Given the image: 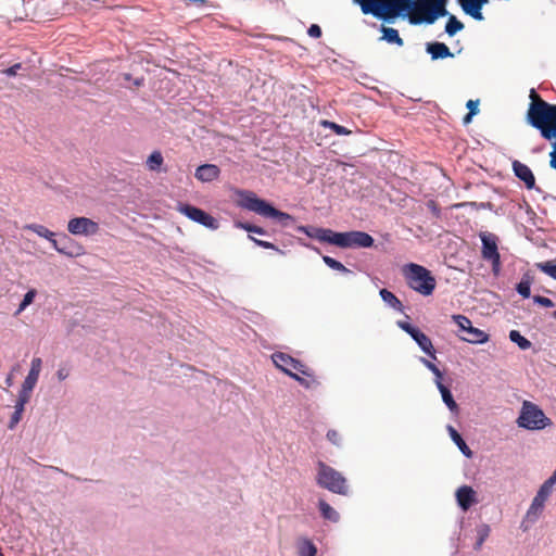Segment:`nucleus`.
<instances>
[{
  "instance_id": "obj_1",
  "label": "nucleus",
  "mask_w": 556,
  "mask_h": 556,
  "mask_svg": "<svg viewBox=\"0 0 556 556\" xmlns=\"http://www.w3.org/2000/svg\"><path fill=\"white\" fill-rule=\"evenodd\" d=\"M361 7L363 14L372 15L384 23L392 24L397 17L407 18L412 25H432L440 17L432 14V0H353Z\"/></svg>"
},
{
  "instance_id": "obj_2",
  "label": "nucleus",
  "mask_w": 556,
  "mask_h": 556,
  "mask_svg": "<svg viewBox=\"0 0 556 556\" xmlns=\"http://www.w3.org/2000/svg\"><path fill=\"white\" fill-rule=\"evenodd\" d=\"M527 119L533 128L540 131L545 140H554L552 142L553 150L549 153V165L556 169V104L544 100L531 102Z\"/></svg>"
},
{
  "instance_id": "obj_3",
  "label": "nucleus",
  "mask_w": 556,
  "mask_h": 556,
  "mask_svg": "<svg viewBox=\"0 0 556 556\" xmlns=\"http://www.w3.org/2000/svg\"><path fill=\"white\" fill-rule=\"evenodd\" d=\"M238 205L244 210L256 213L263 217L277 220L282 227H290L294 223V217L288 213L277 210L269 202L260 199L254 192L249 190H238Z\"/></svg>"
},
{
  "instance_id": "obj_4",
  "label": "nucleus",
  "mask_w": 556,
  "mask_h": 556,
  "mask_svg": "<svg viewBox=\"0 0 556 556\" xmlns=\"http://www.w3.org/2000/svg\"><path fill=\"white\" fill-rule=\"evenodd\" d=\"M407 286L415 292L429 296L433 293L437 280L432 273L422 265L408 263L403 267Z\"/></svg>"
},
{
  "instance_id": "obj_5",
  "label": "nucleus",
  "mask_w": 556,
  "mask_h": 556,
  "mask_svg": "<svg viewBox=\"0 0 556 556\" xmlns=\"http://www.w3.org/2000/svg\"><path fill=\"white\" fill-rule=\"evenodd\" d=\"M316 482L320 488L332 493L339 495H346L349 493V485L343 475L324 462H318L317 464Z\"/></svg>"
},
{
  "instance_id": "obj_6",
  "label": "nucleus",
  "mask_w": 556,
  "mask_h": 556,
  "mask_svg": "<svg viewBox=\"0 0 556 556\" xmlns=\"http://www.w3.org/2000/svg\"><path fill=\"white\" fill-rule=\"evenodd\" d=\"M518 427L526 430H543L552 426V420L546 417L544 412L534 403L525 401L521 405L519 416L517 418Z\"/></svg>"
},
{
  "instance_id": "obj_7",
  "label": "nucleus",
  "mask_w": 556,
  "mask_h": 556,
  "mask_svg": "<svg viewBox=\"0 0 556 556\" xmlns=\"http://www.w3.org/2000/svg\"><path fill=\"white\" fill-rule=\"evenodd\" d=\"M479 238L482 244V258L491 264L494 276H498L502 268L501 255L497 247L498 238L489 231H481L479 233Z\"/></svg>"
},
{
  "instance_id": "obj_8",
  "label": "nucleus",
  "mask_w": 556,
  "mask_h": 556,
  "mask_svg": "<svg viewBox=\"0 0 556 556\" xmlns=\"http://www.w3.org/2000/svg\"><path fill=\"white\" fill-rule=\"evenodd\" d=\"M555 484L556 469L554 470L552 476L543 482V484L536 492V495L533 497L532 503L526 514V518L529 520V522L533 523L539 519L541 513L544 509L545 502L552 494Z\"/></svg>"
},
{
  "instance_id": "obj_9",
  "label": "nucleus",
  "mask_w": 556,
  "mask_h": 556,
  "mask_svg": "<svg viewBox=\"0 0 556 556\" xmlns=\"http://www.w3.org/2000/svg\"><path fill=\"white\" fill-rule=\"evenodd\" d=\"M374 238L364 231L352 230L345 232H337L334 236V244L342 249L371 248Z\"/></svg>"
},
{
  "instance_id": "obj_10",
  "label": "nucleus",
  "mask_w": 556,
  "mask_h": 556,
  "mask_svg": "<svg viewBox=\"0 0 556 556\" xmlns=\"http://www.w3.org/2000/svg\"><path fill=\"white\" fill-rule=\"evenodd\" d=\"M453 321L457 325L462 340L472 344H483L489 341V334L472 326L471 320L464 315H453Z\"/></svg>"
},
{
  "instance_id": "obj_11",
  "label": "nucleus",
  "mask_w": 556,
  "mask_h": 556,
  "mask_svg": "<svg viewBox=\"0 0 556 556\" xmlns=\"http://www.w3.org/2000/svg\"><path fill=\"white\" fill-rule=\"evenodd\" d=\"M273 363L277 368L287 374L289 377L294 374V371L300 372L304 376L311 377L312 374L308 368L299 359L290 356L289 354L282 352H276L271 355Z\"/></svg>"
},
{
  "instance_id": "obj_12",
  "label": "nucleus",
  "mask_w": 556,
  "mask_h": 556,
  "mask_svg": "<svg viewBox=\"0 0 556 556\" xmlns=\"http://www.w3.org/2000/svg\"><path fill=\"white\" fill-rule=\"evenodd\" d=\"M178 211L185 216H187L189 219L208 229L215 230L218 228L217 219L214 218L208 213H206L205 211H203L202 208H199L191 204H180Z\"/></svg>"
},
{
  "instance_id": "obj_13",
  "label": "nucleus",
  "mask_w": 556,
  "mask_h": 556,
  "mask_svg": "<svg viewBox=\"0 0 556 556\" xmlns=\"http://www.w3.org/2000/svg\"><path fill=\"white\" fill-rule=\"evenodd\" d=\"M67 230L74 236H91L98 232L99 225L87 217H75L68 222Z\"/></svg>"
},
{
  "instance_id": "obj_14",
  "label": "nucleus",
  "mask_w": 556,
  "mask_h": 556,
  "mask_svg": "<svg viewBox=\"0 0 556 556\" xmlns=\"http://www.w3.org/2000/svg\"><path fill=\"white\" fill-rule=\"evenodd\" d=\"M511 168L514 175L525 184L527 189L541 192V189L535 186V177L528 165L515 160L511 163Z\"/></svg>"
},
{
  "instance_id": "obj_15",
  "label": "nucleus",
  "mask_w": 556,
  "mask_h": 556,
  "mask_svg": "<svg viewBox=\"0 0 556 556\" xmlns=\"http://www.w3.org/2000/svg\"><path fill=\"white\" fill-rule=\"evenodd\" d=\"M299 232L305 233L307 237L312 239H316L320 242H327L329 244H334V236L336 231L321 228V227H313V226H299L296 228Z\"/></svg>"
},
{
  "instance_id": "obj_16",
  "label": "nucleus",
  "mask_w": 556,
  "mask_h": 556,
  "mask_svg": "<svg viewBox=\"0 0 556 556\" xmlns=\"http://www.w3.org/2000/svg\"><path fill=\"white\" fill-rule=\"evenodd\" d=\"M458 507L463 511H467L470 507L478 503L477 492L470 485H462L455 492Z\"/></svg>"
},
{
  "instance_id": "obj_17",
  "label": "nucleus",
  "mask_w": 556,
  "mask_h": 556,
  "mask_svg": "<svg viewBox=\"0 0 556 556\" xmlns=\"http://www.w3.org/2000/svg\"><path fill=\"white\" fill-rule=\"evenodd\" d=\"M465 14L469 15L476 21H483L482 8L489 0H457Z\"/></svg>"
},
{
  "instance_id": "obj_18",
  "label": "nucleus",
  "mask_w": 556,
  "mask_h": 556,
  "mask_svg": "<svg viewBox=\"0 0 556 556\" xmlns=\"http://www.w3.org/2000/svg\"><path fill=\"white\" fill-rule=\"evenodd\" d=\"M52 248L59 253L70 257L79 255L81 250V248L75 245L72 239L66 235H63L60 239L53 240Z\"/></svg>"
},
{
  "instance_id": "obj_19",
  "label": "nucleus",
  "mask_w": 556,
  "mask_h": 556,
  "mask_svg": "<svg viewBox=\"0 0 556 556\" xmlns=\"http://www.w3.org/2000/svg\"><path fill=\"white\" fill-rule=\"evenodd\" d=\"M426 51L428 54H430L432 60H443L454 56L450 48L444 42L440 41L427 42Z\"/></svg>"
},
{
  "instance_id": "obj_20",
  "label": "nucleus",
  "mask_w": 556,
  "mask_h": 556,
  "mask_svg": "<svg viewBox=\"0 0 556 556\" xmlns=\"http://www.w3.org/2000/svg\"><path fill=\"white\" fill-rule=\"evenodd\" d=\"M220 169L215 164L200 165L194 173L197 179L203 182H210L218 178Z\"/></svg>"
},
{
  "instance_id": "obj_21",
  "label": "nucleus",
  "mask_w": 556,
  "mask_h": 556,
  "mask_svg": "<svg viewBox=\"0 0 556 556\" xmlns=\"http://www.w3.org/2000/svg\"><path fill=\"white\" fill-rule=\"evenodd\" d=\"M412 339L417 343V345L420 348V350L429 355L431 358L435 359V350L433 348V344L430 340V338L425 334L420 329H418Z\"/></svg>"
},
{
  "instance_id": "obj_22",
  "label": "nucleus",
  "mask_w": 556,
  "mask_h": 556,
  "mask_svg": "<svg viewBox=\"0 0 556 556\" xmlns=\"http://www.w3.org/2000/svg\"><path fill=\"white\" fill-rule=\"evenodd\" d=\"M437 388L439 389L442 401L447 406V408L451 410V413H458V405L455 402L453 394L451 390L442 383V380H435Z\"/></svg>"
},
{
  "instance_id": "obj_23",
  "label": "nucleus",
  "mask_w": 556,
  "mask_h": 556,
  "mask_svg": "<svg viewBox=\"0 0 556 556\" xmlns=\"http://www.w3.org/2000/svg\"><path fill=\"white\" fill-rule=\"evenodd\" d=\"M447 431H448V434H450L452 441L457 445V447L463 453V455H465L466 457H471L472 451L466 444L465 440L458 433V431L451 425L447 426Z\"/></svg>"
},
{
  "instance_id": "obj_24",
  "label": "nucleus",
  "mask_w": 556,
  "mask_h": 556,
  "mask_svg": "<svg viewBox=\"0 0 556 556\" xmlns=\"http://www.w3.org/2000/svg\"><path fill=\"white\" fill-rule=\"evenodd\" d=\"M381 300L388 305L390 308L403 313L404 306L402 302L396 298L394 293L389 291L388 289H381L379 291Z\"/></svg>"
},
{
  "instance_id": "obj_25",
  "label": "nucleus",
  "mask_w": 556,
  "mask_h": 556,
  "mask_svg": "<svg viewBox=\"0 0 556 556\" xmlns=\"http://www.w3.org/2000/svg\"><path fill=\"white\" fill-rule=\"evenodd\" d=\"M296 548L299 556H316L317 547L312 540L307 538H301L296 542Z\"/></svg>"
},
{
  "instance_id": "obj_26",
  "label": "nucleus",
  "mask_w": 556,
  "mask_h": 556,
  "mask_svg": "<svg viewBox=\"0 0 556 556\" xmlns=\"http://www.w3.org/2000/svg\"><path fill=\"white\" fill-rule=\"evenodd\" d=\"M24 229L30 230V231L35 232L36 235H38L39 237L47 239L51 243V245L53 244V240H56L55 233L42 225L27 224V225H25Z\"/></svg>"
},
{
  "instance_id": "obj_27",
  "label": "nucleus",
  "mask_w": 556,
  "mask_h": 556,
  "mask_svg": "<svg viewBox=\"0 0 556 556\" xmlns=\"http://www.w3.org/2000/svg\"><path fill=\"white\" fill-rule=\"evenodd\" d=\"M382 40L391 45L402 47L404 45L403 39L400 37L399 31L392 27L381 26Z\"/></svg>"
},
{
  "instance_id": "obj_28",
  "label": "nucleus",
  "mask_w": 556,
  "mask_h": 556,
  "mask_svg": "<svg viewBox=\"0 0 556 556\" xmlns=\"http://www.w3.org/2000/svg\"><path fill=\"white\" fill-rule=\"evenodd\" d=\"M320 515L324 519L329 520L331 522H338L340 520L339 513L331 507L327 502L320 500L318 503Z\"/></svg>"
},
{
  "instance_id": "obj_29",
  "label": "nucleus",
  "mask_w": 556,
  "mask_h": 556,
  "mask_svg": "<svg viewBox=\"0 0 556 556\" xmlns=\"http://www.w3.org/2000/svg\"><path fill=\"white\" fill-rule=\"evenodd\" d=\"M490 532H491V528H490L489 525L480 523V525L477 526V528H476L477 540H476V543L473 545V548L476 551L481 549L483 543L489 538Z\"/></svg>"
},
{
  "instance_id": "obj_30",
  "label": "nucleus",
  "mask_w": 556,
  "mask_h": 556,
  "mask_svg": "<svg viewBox=\"0 0 556 556\" xmlns=\"http://www.w3.org/2000/svg\"><path fill=\"white\" fill-rule=\"evenodd\" d=\"M445 17H447V22L444 30L450 37L455 36L458 31L464 29V24L455 15L450 13V15Z\"/></svg>"
},
{
  "instance_id": "obj_31",
  "label": "nucleus",
  "mask_w": 556,
  "mask_h": 556,
  "mask_svg": "<svg viewBox=\"0 0 556 556\" xmlns=\"http://www.w3.org/2000/svg\"><path fill=\"white\" fill-rule=\"evenodd\" d=\"M531 283H532V277L529 274H525L521 277V280L516 286V291L519 295L527 299L531 295Z\"/></svg>"
},
{
  "instance_id": "obj_32",
  "label": "nucleus",
  "mask_w": 556,
  "mask_h": 556,
  "mask_svg": "<svg viewBox=\"0 0 556 556\" xmlns=\"http://www.w3.org/2000/svg\"><path fill=\"white\" fill-rule=\"evenodd\" d=\"M509 340L518 345L521 350H528L531 348V342L523 337L518 330H510L509 331Z\"/></svg>"
},
{
  "instance_id": "obj_33",
  "label": "nucleus",
  "mask_w": 556,
  "mask_h": 556,
  "mask_svg": "<svg viewBox=\"0 0 556 556\" xmlns=\"http://www.w3.org/2000/svg\"><path fill=\"white\" fill-rule=\"evenodd\" d=\"M163 161L162 153L160 151H153L147 160V166L150 170L156 172L160 170Z\"/></svg>"
},
{
  "instance_id": "obj_34",
  "label": "nucleus",
  "mask_w": 556,
  "mask_h": 556,
  "mask_svg": "<svg viewBox=\"0 0 556 556\" xmlns=\"http://www.w3.org/2000/svg\"><path fill=\"white\" fill-rule=\"evenodd\" d=\"M324 263L333 270L340 271L342 274H351L352 271L346 268L341 262L330 257L328 255L323 256Z\"/></svg>"
},
{
  "instance_id": "obj_35",
  "label": "nucleus",
  "mask_w": 556,
  "mask_h": 556,
  "mask_svg": "<svg viewBox=\"0 0 556 556\" xmlns=\"http://www.w3.org/2000/svg\"><path fill=\"white\" fill-rule=\"evenodd\" d=\"M432 2L434 3V10L432 13L434 16L437 14L439 17H445L446 15H450V12L446 9L448 0H432Z\"/></svg>"
},
{
  "instance_id": "obj_36",
  "label": "nucleus",
  "mask_w": 556,
  "mask_h": 556,
  "mask_svg": "<svg viewBox=\"0 0 556 556\" xmlns=\"http://www.w3.org/2000/svg\"><path fill=\"white\" fill-rule=\"evenodd\" d=\"M536 267L543 271L544 274L548 275L553 279L556 280V263L553 262H542L538 263Z\"/></svg>"
},
{
  "instance_id": "obj_37",
  "label": "nucleus",
  "mask_w": 556,
  "mask_h": 556,
  "mask_svg": "<svg viewBox=\"0 0 556 556\" xmlns=\"http://www.w3.org/2000/svg\"><path fill=\"white\" fill-rule=\"evenodd\" d=\"M36 294H37V292H36V290H35V289H30V290H28V291L25 293V295H24V298H23L22 302L20 303L18 308H17V311H16V314L22 313V312H23V311H24L28 305H30V304L33 303V301H34V299H35V296H36Z\"/></svg>"
},
{
  "instance_id": "obj_38",
  "label": "nucleus",
  "mask_w": 556,
  "mask_h": 556,
  "mask_svg": "<svg viewBox=\"0 0 556 556\" xmlns=\"http://www.w3.org/2000/svg\"><path fill=\"white\" fill-rule=\"evenodd\" d=\"M31 392L28 389L21 388L15 405L25 408V405L29 402Z\"/></svg>"
},
{
  "instance_id": "obj_39",
  "label": "nucleus",
  "mask_w": 556,
  "mask_h": 556,
  "mask_svg": "<svg viewBox=\"0 0 556 556\" xmlns=\"http://www.w3.org/2000/svg\"><path fill=\"white\" fill-rule=\"evenodd\" d=\"M324 125L328 128H330L331 130H333V132L336 135H339V136H345V135H350L351 134V130H349L348 128H345L344 126H341L339 124H336L333 122H328V121H325L324 122Z\"/></svg>"
},
{
  "instance_id": "obj_40",
  "label": "nucleus",
  "mask_w": 556,
  "mask_h": 556,
  "mask_svg": "<svg viewBox=\"0 0 556 556\" xmlns=\"http://www.w3.org/2000/svg\"><path fill=\"white\" fill-rule=\"evenodd\" d=\"M420 362L435 376V380H442V371L431 361L420 357Z\"/></svg>"
},
{
  "instance_id": "obj_41",
  "label": "nucleus",
  "mask_w": 556,
  "mask_h": 556,
  "mask_svg": "<svg viewBox=\"0 0 556 556\" xmlns=\"http://www.w3.org/2000/svg\"><path fill=\"white\" fill-rule=\"evenodd\" d=\"M24 409L23 407H20V406H16L14 405V412L11 416V419H10V422H9V428L10 429H14L15 426L20 422V420L22 419V415L24 413Z\"/></svg>"
},
{
  "instance_id": "obj_42",
  "label": "nucleus",
  "mask_w": 556,
  "mask_h": 556,
  "mask_svg": "<svg viewBox=\"0 0 556 556\" xmlns=\"http://www.w3.org/2000/svg\"><path fill=\"white\" fill-rule=\"evenodd\" d=\"M42 367V361L39 357H34L30 363L28 375L39 378Z\"/></svg>"
},
{
  "instance_id": "obj_43",
  "label": "nucleus",
  "mask_w": 556,
  "mask_h": 556,
  "mask_svg": "<svg viewBox=\"0 0 556 556\" xmlns=\"http://www.w3.org/2000/svg\"><path fill=\"white\" fill-rule=\"evenodd\" d=\"M249 238L258 247L261 248H264V249H270V250H275L277 251L278 253L280 254H283V251H281L279 248H277L274 243L269 242V241H264V240H260V239H256L252 236H249Z\"/></svg>"
},
{
  "instance_id": "obj_44",
  "label": "nucleus",
  "mask_w": 556,
  "mask_h": 556,
  "mask_svg": "<svg viewBox=\"0 0 556 556\" xmlns=\"http://www.w3.org/2000/svg\"><path fill=\"white\" fill-rule=\"evenodd\" d=\"M397 327H400L402 330H404L407 334L410 336V338L414 336V333L419 329L413 325H410L407 321L399 320L396 323Z\"/></svg>"
},
{
  "instance_id": "obj_45",
  "label": "nucleus",
  "mask_w": 556,
  "mask_h": 556,
  "mask_svg": "<svg viewBox=\"0 0 556 556\" xmlns=\"http://www.w3.org/2000/svg\"><path fill=\"white\" fill-rule=\"evenodd\" d=\"M532 300L535 304L544 306V307H553L555 305L551 299L542 296V295H534L532 298Z\"/></svg>"
},
{
  "instance_id": "obj_46",
  "label": "nucleus",
  "mask_w": 556,
  "mask_h": 556,
  "mask_svg": "<svg viewBox=\"0 0 556 556\" xmlns=\"http://www.w3.org/2000/svg\"><path fill=\"white\" fill-rule=\"evenodd\" d=\"M327 439L336 446H341V435L337 430H329Z\"/></svg>"
},
{
  "instance_id": "obj_47",
  "label": "nucleus",
  "mask_w": 556,
  "mask_h": 556,
  "mask_svg": "<svg viewBox=\"0 0 556 556\" xmlns=\"http://www.w3.org/2000/svg\"><path fill=\"white\" fill-rule=\"evenodd\" d=\"M38 379L39 378L30 376V375L27 374L25 380L23 381L22 387L33 391L34 388L36 387L37 382H38Z\"/></svg>"
},
{
  "instance_id": "obj_48",
  "label": "nucleus",
  "mask_w": 556,
  "mask_h": 556,
  "mask_svg": "<svg viewBox=\"0 0 556 556\" xmlns=\"http://www.w3.org/2000/svg\"><path fill=\"white\" fill-rule=\"evenodd\" d=\"M307 35L312 38H319L321 36V28L317 24H312L307 29Z\"/></svg>"
},
{
  "instance_id": "obj_49",
  "label": "nucleus",
  "mask_w": 556,
  "mask_h": 556,
  "mask_svg": "<svg viewBox=\"0 0 556 556\" xmlns=\"http://www.w3.org/2000/svg\"><path fill=\"white\" fill-rule=\"evenodd\" d=\"M467 109L469 110V113L477 114L478 113V106H479V100H468L466 103Z\"/></svg>"
},
{
  "instance_id": "obj_50",
  "label": "nucleus",
  "mask_w": 556,
  "mask_h": 556,
  "mask_svg": "<svg viewBox=\"0 0 556 556\" xmlns=\"http://www.w3.org/2000/svg\"><path fill=\"white\" fill-rule=\"evenodd\" d=\"M22 67L21 63L13 64L12 66L4 70V74L9 77L15 76L18 70Z\"/></svg>"
},
{
  "instance_id": "obj_51",
  "label": "nucleus",
  "mask_w": 556,
  "mask_h": 556,
  "mask_svg": "<svg viewBox=\"0 0 556 556\" xmlns=\"http://www.w3.org/2000/svg\"><path fill=\"white\" fill-rule=\"evenodd\" d=\"M292 379L298 381L302 387L308 389L311 387L309 382L303 377L299 376L296 372L290 376Z\"/></svg>"
},
{
  "instance_id": "obj_52",
  "label": "nucleus",
  "mask_w": 556,
  "mask_h": 556,
  "mask_svg": "<svg viewBox=\"0 0 556 556\" xmlns=\"http://www.w3.org/2000/svg\"><path fill=\"white\" fill-rule=\"evenodd\" d=\"M250 233H256L260 236H266L267 232L264 228L253 225L251 229H249Z\"/></svg>"
},
{
  "instance_id": "obj_53",
  "label": "nucleus",
  "mask_w": 556,
  "mask_h": 556,
  "mask_svg": "<svg viewBox=\"0 0 556 556\" xmlns=\"http://www.w3.org/2000/svg\"><path fill=\"white\" fill-rule=\"evenodd\" d=\"M56 377L60 381L65 380L68 377V370L66 368H60L56 371Z\"/></svg>"
},
{
  "instance_id": "obj_54",
  "label": "nucleus",
  "mask_w": 556,
  "mask_h": 556,
  "mask_svg": "<svg viewBox=\"0 0 556 556\" xmlns=\"http://www.w3.org/2000/svg\"><path fill=\"white\" fill-rule=\"evenodd\" d=\"M15 370V368L10 372L8 374V376L5 377V380H4V383L8 388L12 387L13 386V379H14V375H13V371Z\"/></svg>"
},
{
  "instance_id": "obj_55",
  "label": "nucleus",
  "mask_w": 556,
  "mask_h": 556,
  "mask_svg": "<svg viewBox=\"0 0 556 556\" xmlns=\"http://www.w3.org/2000/svg\"><path fill=\"white\" fill-rule=\"evenodd\" d=\"M252 226H253V225H252V224H249V223H242V222H237V223H236V227L241 228V229H244V230H247L248 232H249V229H251V228H252Z\"/></svg>"
},
{
  "instance_id": "obj_56",
  "label": "nucleus",
  "mask_w": 556,
  "mask_h": 556,
  "mask_svg": "<svg viewBox=\"0 0 556 556\" xmlns=\"http://www.w3.org/2000/svg\"><path fill=\"white\" fill-rule=\"evenodd\" d=\"M473 115H475V114H471V113H469V112H468V113L464 116V118H463L464 124H468V123H470V122H471V119H472V116H473Z\"/></svg>"
},
{
  "instance_id": "obj_57",
  "label": "nucleus",
  "mask_w": 556,
  "mask_h": 556,
  "mask_svg": "<svg viewBox=\"0 0 556 556\" xmlns=\"http://www.w3.org/2000/svg\"><path fill=\"white\" fill-rule=\"evenodd\" d=\"M141 83H142V80H141V79H136V80H135V85H136V86H140V85H141Z\"/></svg>"
},
{
  "instance_id": "obj_58",
  "label": "nucleus",
  "mask_w": 556,
  "mask_h": 556,
  "mask_svg": "<svg viewBox=\"0 0 556 556\" xmlns=\"http://www.w3.org/2000/svg\"><path fill=\"white\" fill-rule=\"evenodd\" d=\"M553 317H554V318H556V311H555V312H553Z\"/></svg>"
}]
</instances>
